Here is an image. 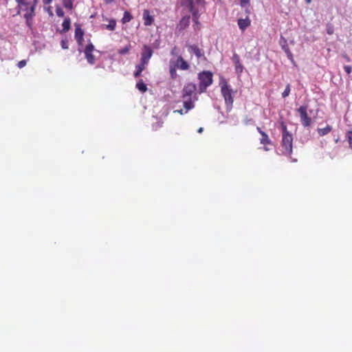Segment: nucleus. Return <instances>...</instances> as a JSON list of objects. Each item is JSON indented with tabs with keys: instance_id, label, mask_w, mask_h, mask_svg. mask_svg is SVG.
Here are the masks:
<instances>
[{
	"instance_id": "3",
	"label": "nucleus",
	"mask_w": 352,
	"mask_h": 352,
	"mask_svg": "<svg viewBox=\"0 0 352 352\" xmlns=\"http://www.w3.org/2000/svg\"><path fill=\"white\" fill-rule=\"evenodd\" d=\"M198 80H199V90L204 91L206 89L212 85V74L209 71H204L198 74Z\"/></svg>"
},
{
	"instance_id": "10",
	"label": "nucleus",
	"mask_w": 352,
	"mask_h": 352,
	"mask_svg": "<svg viewBox=\"0 0 352 352\" xmlns=\"http://www.w3.org/2000/svg\"><path fill=\"white\" fill-rule=\"evenodd\" d=\"M153 54V51L150 46L145 45L143 47V52L140 54V63H148L151 57Z\"/></svg>"
},
{
	"instance_id": "32",
	"label": "nucleus",
	"mask_w": 352,
	"mask_h": 352,
	"mask_svg": "<svg viewBox=\"0 0 352 352\" xmlns=\"http://www.w3.org/2000/svg\"><path fill=\"white\" fill-rule=\"evenodd\" d=\"M25 65H26V60H21L18 62V67L19 68L21 69V68L24 67Z\"/></svg>"
},
{
	"instance_id": "45",
	"label": "nucleus",
	"mask_w": 352,
	"mask_h": 352,
	"mask_svg": "<svg viewBox=\"0 0 352 352\" xmlns=\"http://www.w3.org/2000/svg\"><path fill=\"white\" fill-rule=\"evenodd\" d=\"M311 0H306L307 3H310Z\"/></svg>"
},
{
	"instance_id": "13",
	"label": "nucleus",
	"mask_w": 352,
	"mask_h": 352,
	"mask_svg": "<svg viewBox=\"0 0 352 352\" xmlns=\"http://www.w3.org/2000/svg\"><path fill=\"white\" fill-rule=\"evenodd\" d=\"M231 60H232L233 64H234L235 72H236L238 74H241V72H243V65L239 60V55L236 54H233Z\"/></svg>"
},
{
	"instance_id": "26",
	"label": "nucleus",
	"mask_w": 352,
	"mask_h": 352,
	"mask_svg": "<svg viewBox=\"0 0 352 352\" xmlns=\"http://www.w3.org/2000/svg\"><path fill=\"white\" fill-rule=\"evenodd\" d=\"M291 88L289 87V85H287L286 89H285V91L281 93V96H283V98H285L286 97L289 96Z\"/></svg>"
},
{
	"instance_id": "11",
	"label": "nucleus",
	"mask_w": 352,
	"mask_h": 352,
	"mask_svg": "<svg viewBox=\"0 0 352 352\" xmlns=\"http://www.w3.org/2000/svg\"><path fill=\"white\" fill-rule=\"evenodd\" d=\"M279 44H280L281 49H283V52L286 53L287 56H288L289 60L291 61L293 60V54H292L291 51L289 50V46L287 43V40L281 36L280 41H279Z\"/></svg>"
},
{
	"instance_id": "31",
	"label": "nucleus",
	"mask_w": 352,
	"mask_h": 352,
	"mask_svg": "<svg viewBox=\"0 0 352 352\" xmlns=\"http://www.w3.org/2000/svg\"><path fill=\"white\" fill-rule=\"evenodd\" d=\"M56 14L59 16H63V15H64V12L63 10V9L61 8H60L59 6L56 7Z\"/></svg>"
},
{
	"instance_id": "17",
	"label": "nucleus",
	"mask_w": 352,
	"mask_h": 352,
	"mask_svg": "<svg viewBox=\"0 0 352 352\" xmlns=\"http://www.w3.org/2000/svg\"><path fill=\"white\" fill-rule=\"evenodd\" d=\"M183 100H184V101H183V107H184V108H186V111H188L193 108V102L191 100V98H186Z\"/></svg>"
},
{
	"instance_id": "47",
	"label": "nucleus",
	"mask_w": 352,
	"mask_h": 352,
	"mask_svg": "<svg viewBox=\"0 0 352 352\" xmlns=\"http://www.w3.org/2000/svg\"><path fill=\"white\" fill-rule=\"evenodd\" d=\"M179 113H180L182 114V110L179 111Z\"/></svg>"
},
{
	"instance_id": "28",
	"label": "nucleus",
	"mask_w": 352,
	"mask_h": 352,
	"mask_svg": "<svg viewBox=\"0 0 352 352\" xmlns=\"http://www.w3.org/2000/svg\"><path fill=\"white\" fill-rule=\"evenodd\" d=\"M65 8L71 10L72 8V0H63Z\"/></svg>"
},
{
	"instance_id": "22",
	"label": "nucleus",
	"mask_w": 352,
	"mask_h": 352,
	"mask_svg": "<svg viewBox=\"0 0 352 352\" xmlns=\"http://www.w3.org/2000/svg\"><path fill=\"white\" fill-rule=\"evenodd\" d=\"M129 50H131V45L128 44L126 47L118 50V54L120 55H125L129 53Z\"/></svg>"
},
{
	"instance_id": "21",
	"label": "nucleus",
	"mask_w": 352,
	"mask_h": 352,
	"mask_svg": "<svg viewBox=\"0 0 352 352\" xmlns=\"http://www.w3.org/2000/svg\"><path fill=\"white\" fill-rule=\"evenodd\" d=\"M345 140L348 141L349 147L352 150V131H349L345 133Z\"/></svg>"
},
{
	"instance_id": "44",
	"label": "nucleus",
	"mask_w": 352,
	"mask_h": 352,
	"mask_svg": "<svg viewBox=\"0 0 352 352\" xmlns=\"http://www.w3.org/2000/svg\"><path fill=\"white\" fill-rule=\"evenodd\" d=\"M113 1V0H106V1H107V3H111V2H112Z\"/></svg>"
},
{
	"instance_id": "15",
	"label": "nucleus",
	"mask_w": 352,
	"mask_h": 352,
	"mask_svg": "<svg viewBox=\"0 0 352 352\" xmlns=\"http://www.w3.org/2000/svg\"><path fill=\"white\" fill-rule=\"evenodd\" d=\"M188 52L192 53L198 58L203 57L202 50L195 45H188Z\"/></svg>"
},
{
	"instance_id": "37",
	"label": "nucleus",
	"mask_w": 352,
	"mask_h": 352,
	"mask_svg": "<svg viewBox=\"0 0 352 352\" xmlns=\"http://www.w3.org/2000/svg\"><path fill=\"white\" fill-rule=\"evenodd\" d=\"M141 72H142L135 71V72H134V77L138 78L139 76H140Z\"/></svg>"
},
{
	"instance_id": "19",
	"label": "nucleus",
	"mask_w": 352,
	"mask_h": 352,
	"mask_svg": "<svg viewBox=\"0 0 352 352\" xmlns=\"http://www.w3.org/2000/svg\"><path fill=\"white\" fill-rule=\"evenodd\" d=\"M136 88H138L140 92L144 93L146 91V85L142 80H138V83H136Z\"/></svg>"
},
{
	"instance_id": "30",
	"label": "nucleus",
	"mask_w": 352,
	"mask_h": 352,
	"mask_svg": "<svg viewBox=\"0 0 352 352\" xmlns=\"http://www.w3.org/2000/svg\"><path fill=\"white\" fill-rule=\"evenodd\" d=\"M239 28H240V30H242V32H244L247 28L249 27L250 23H238Z\"/></svg>"
},
{
	"instance_id": "43",
	"label": "nucleus",
	"mask_w": 352,
	"mask_h": 352,
	"mask_svg": "<svg viewBox=\"0 0 352 352\" xmlns=\"http://www.w3.org/2000/svg\"><path fill=\"white\" fill-rule=\"evenodd\" d=\"M63 22H65V23L69 22V20L66 19L64 20Z\"/></svg>"
},
{
	"instance_id": "14",
	"label": "nucleus",
	"mask_w": 352,
	"mask_h": 352,
	"mask_svg": "<svg viewBox=\"0 0 352 352\" xmlns=\"http://www.w3.org/2000/svg\"><path fill=\"white\" fill-rule=\"evenodd\" d=\"M176 67L182 70H187L189 68L188 63L183 59L182 57L179 56L177 58Z\"/></svg>"
},
{
	"instance_id": "23",
	"label": "nucleus",
	"mask_w": 352,
	"mask_h": 352,
	"mask_svg": "<svg viewBox=\"0 0 352 352\" xmlns=\"http://www.w3.org/2000/svg\"><path fill=\"white\" fill-rule=\"evenodd\" d=\"M132 19V16L129 12H124L122 22H129Z\"/></svg>"
},
{
	"instance_id": "25",
	"label": "nucleus",
	"mask_w": 352,
	"mask_h": 352,
	"mask_svg": "<svg viewBox=\"0 0 352 352\" xmlns=\"http://www.w3.org/2000/svg\"><path fill=\"white\" fill-rule=\"evenodd\" d=\"M60 46H62L63 50H67L69 49V41L64 38L62 41H60Z\"/></svg>"
},
{
	"instance_id": "20",
	"label": "nucleus",
	"mask_w": 352,
	"mask_h": 352,
	"mask_svg": "<svg viewBox=\"0 0 352 352\" xmlns=\"http://www.w3.org/2000/svg\"><path fill=\"white\" fill-rule=\"evenodd\" d=\"M143 19L146 21V22H152L153 21L154 19L153 17V16H151L150 14V12L148 10H144V12H143Z\"/></svg>"
},
{
	"instance_id": "5",
	"label": "nucleus",
	"mask_w": 352,
	"mask_h": 352,
	"mask_svg": "<svg viewBox=\"0 0 352 352\" xmlns=\"http://www.w3.org/2000/svg\"><path fill=\"white\" fill-rule=\"evenodd\" d=\"M307 105L301 106L296 109L300 115V123L304 127H309L312 124V119L307 115Z\"/></svg>"
},
{
	"instance_id": "38",
	"label": "nucleus",
	"mask_w": 352,
	"mask_h": 352,
	"mask_svg": "<svg viewBox=\"0 0 352 352\" xmlns=\"http://www.w3.org/2000/svg\"><path fill=\"white\" fill-rule=\"evenodd\" d=\"M53 0H43L44 4H50Z\"/></svg>"
},
{
	"instance_id": "33",
	"label": "nucleus",
	"mask_w": 352,
	"mask_h": 352,
	"mask_svg": "<svg viewBox=\"0 0 352 352\" xmlns=\"http://www.w3.org/2000/svg\"><path fill=\"white\" fill-rule=\"evenodd\" d=\"M343 69H344V72H346V74H350L351 72V66L350 65H345L343 67Z\"/></svg>"
},
{
	"instance_id": "2",
	"label": "nucleus",
	"mask_w": 352,
	"mask_h": 352,
	"mask_svg": "<svg viewBox=\"0 0 352 352\" xmlns=\"http://www.w3.org/2000/svg\"><path fill=\"white\" fill-rule=\"evenodd\" d=\"M221 93L225 100L227 110L230 111L233 106V96H232V89L226 80L221 82Z\"/></svg>"
},
{
	"instance_id": "35",
	"label": "nucleus",
	"mask_w": 352,
	"mask_h": 352,
	"mask_svg": "<svg viewBox=\"0 0 352 352\" xmlns=\"http://www.w3.org/2000/svg\"><path fill=\"white\" fill-rule=\"evenodd\" d=\"M242 6H246L249 3V0H240Z\"/></svg>"
},
{
	"instance_id": "40",
	"label": "nucleus",
	"mask_w": 352,
	"mask_h": 352,
	"mask_svg": "<svg viewBox=\"0 0 352 352\" xmlns=\"http://www.w3.org/2000/svg\"><path fill=\"white\" fill-rule=\"evenodd\" d=\"M203 131V128L202 127H200L199 129H198L197 130V133H201Z\"/></svg>"
},
{
	"instance_id": "16",
	"label": "nucleus",
	"mask_w": 352,
	"mask_h": 352,
	"mask_svg": "<svg viewBox=\"0 0 352 352\" xmlns=\"http://www.w3.org/2000/svg\"><path fill=\"white\" fill-rule=\"evenodd\" d=\"M332 130V128L330 125H326L324 128H319L316 129L318 133H319L320 136H324L327 134L329 133Z\"/></svg>"
},
{
	"instance_id": "7",
	"label": "nucleus",
	"mask_w": 352,
	"mask_h": 352,
	"mask_svg": "<svg viewBox=\"0 0 352 352\" xmlns=\"http://www.w3.org/2000/svg\"><path fill=\"white\" fill-rule=\"evenodd\" d=\"M193 0H182V5L186 8V10L188 12L192 13V22H197L198 21V13L194 9Z\"/></svg>"
},
{
	"instance_id": "42",
	"label": "nucleus",
	"mask_w": 352,
	"mask_h": 352,
	"mask_svg": "<svg viewBox=\"0 0 352 352\" xmlns=\"http://www.w3.org/2000/svg\"><path fill=\"white\" fill-rule=\"evenodd\" d=\"M327 33H329V34H332V30H331V29L327 30Z\"/></svg>"
},
{
	"instance_id": "46",
	"label": "nucleus",
	"mask_w": 352,
	"mask_h": 352,
	"mask_svg": "<svg viewBox=\"0 0 352 352\" xmlns=\"http://www.w3.org/2000/svg\"><path fill=\"white\" fill-rule=\"evenodd\" d=\"M109 22L113 23V22H116V21L112 19V20L109 21Z\"/></svg>"
},
{
	"instance_id": "4",
	"label": "nucleus",
	"mask_w": 352,
	"mask_h": 352,
	"mask_svg": "<svg viewBox=\"0 0 352 352\" xmlns=\"http://www.w3.org/2000/svg\"><path fill=\"white\" fill-rule=\"evenodd\" d=\"M19 4L21 5L23 9L26 10V13L24 14V16L27 20L32 18L33 15L34 8L38 2V0H30L29 2H23V0H16Z\"/></svg>"
},
{
	"instance_id": "8",
	"label": "nucleus",
	"mask_w": 352,
	"mask_h": 352,
	"mask_svg": "<svg viewBox=\"0 0 352 352\" xmlns=\"http://www.w3.org/2000/svg\"><path fill=\"white\" fill-rule=\"evenodd\" d=\"M258 133L261 135V138H260V144L263 145V150L265 151H270V148H267V145H272V140H270L267 134L263 131L259 126H257Z\"/></svg>"
},
{
	"instance_id": "12",
	"label": "nucleus",
	"mask_w": 352,
	"mask_h": 352,
	"mask_svg": "<svg viewBox=\"0 0 352 352\" xmlns=\"http://www.w3.org/2000/svg\"><path fill=\"white\" fill-rule=\"evenodd\" d=\"M74 38H76V43L80 46L82 45L84 41V31L82 30L79 25L76 26V32H74Z\"/></svg>"
},
{
	"instance_id": "27",
	"label": "nucleus",
	"mask_w": 352,
	"mask_h": 352,
	"mask_svg": "<svg viewBox=\"0 0 352 352\" xmlns=\"http://www.w3.org/2000/svg\"><path fill=\"white\" fill-rule=\"evenodd\" d=\"M115 28H116V23H107V24L103 25V27H102V29H107L109 31H113L115 30Z\"/></svg>"
},
{
	"instance_id": "1",
	"label": "nucleus",
	"mask_w": 352,
	"mask_h": 352,
	"mask_svg": "<svg viewBox=\"0 0 352 352\" xmlns=\"http://www.w3.org/2000/svg\"><path fill=\"white\" fill-rule=\"evenodd\" d=\"M281 129V147H283V155L291 157L292 150H293V136L287 131V124L283 122L280 123Z\"/></svg>"
},
{
	"instance_id": "29",
	"label": "nucleus",
	"mask_w": 352,
	"mask_h": 352,
	"mask_svg": "<svg viewBox=\"0 0 352 352\" xmlns=\"http://www.w3.org/2000/svg\"><path fill=\"white\" fill-rule=\"evenodd\" d=\"M169 73H170L171 79H175L177 78V71L175 70V67L170 68Z\"/></svg>"
},
{
	"instance_id": "34",
	"label": "nucleus",
	"mask_w": 352,
	"mask_h": 352,
	"mask_svg": "<svg viewBox=\"0 0 352 352\" xmlns=\"http://www.w3.org/2000/svg\"><path fill=\"white\" fill-rule=\"evenodd\" d=\"M69 29V23H63V32H67Z\"/></svg>"
},
{
	"instance_id": "24",
	"label": "nucleus",
	"mask_w": 352,
	"mask_h": 352,
	"mask_svg": "<svg viewBox=\"0 0 352 352\" xmlns=\"http://www.w3.org/2000/svg\"><path fill=\"white\" fill-rule=\"evenodd\" d=\"M147 65H148V63H144V62H140V63L139 65H136V71L135 72H143Z\"/></svg>"
},
{
	"instance_id": "39",
	"label": "nucleus",
	"mask_w": 352,
	"mask_h": 352,
	"mask_svg": "<svg viewBox=\"0 0 352 352\" xmlns=\"http://www.w3.org/2000/svg\"><path fill=\"white\" fill-rule=\"evenodd\" d=\"M47 10L50 15H52V8L50 6L47 8Z\"/></svg>"
},
{
	"instance_id": "36",
	"label": "nucleus",
	"mask_w": 352,
	"mask_h": 352,
	"mask_svg": "<svg viewBox=\"0 0 352 352\" xmlns=\"http://www.w3.org/2000/svg\"><path fill=\"white\" fill-rule=\"evenodd\" d=\"M237 22H250V20L248 18H246L245 19H239Z\"/></svg>"
},
{
	"instance_id": "18",
	"label": "nucleus",
	"mask_w": 352,
	"mask_h": 352,
	"mask_svg": "<svg viewBox=\"0 0 352 352\" xmlns=\"http://www.w3.org/2000/svg\"><path fill=\"white\" fill-rule=\"evenodd\" d=\"M184 10L185 13L184 14V15H183L180 22H189L190 19L191 18L192 19V12H188L186 10V7H184Z\"/></svg>"
},
{
	"instance_id": "9",
	"label": "nucleus",
	"mask_w": 352,
	"mask_h": 352,
	"mask_svg": "<svg viewBox=\"0 0 352 352\" xmlns=\"http://www.w3.org/2000/svg\"><path fill=\"white\" fill-rule=\"evenodd\" d=\"M94 50V47L92 43H88L85 47V50H84V54H85L86 60H87V63L90 65H94L96 63V58L92 54V52Z\"/></svg>"
},
{
	"instance_id": "41",
	"label": "nucleus",
	"mask_w": 352,
	"mask_h": 352,
	"mask_svg": "<svg viewBox=\"0 0 352 352\" xmlns=\"http://www.w3.org/2000/svg\"><path fill=\"white\" fill-rule=\"evenodd\" d=\"M343 58H344L346 61H349V58L346 55L343 56Z\"/></svg>"
},
{
	"instance_id": "6",
	"label": "nucleus",
	"mask_w": 352,
	"mask_h": 352,
	"mask_svg": "<svg viewBox=\"0 0 352 352\" xmlns=\"http://www.w3.org/2000/svg\"><path fill=\"white\" fill-rule=\"evenodd\" d=\"M196 85L193 83L186 84L182 89V98H192V96H196Z\"/></svg>"
}]
</instances>
